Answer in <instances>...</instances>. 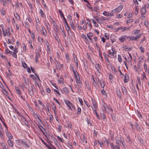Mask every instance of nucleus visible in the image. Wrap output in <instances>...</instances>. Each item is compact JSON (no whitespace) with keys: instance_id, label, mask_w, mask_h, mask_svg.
<instances>
[{"instance_id":"26","label":"nucleus","mask_w":149,"mask_h":149,"mask_svg":"<svg viewBox=\"0 0 149 149\" xmlns=\"http://www.w3.org/2000/svg\"><path fill=\"white\" fill-rule=\"evenodd\" d=\"M108 56L109 57L111 58H113V57L114 56V53L113 52H109V54L108 55Z\"/></svg>"},{"instance_id":"1","label":"nucleus","mask_w":149,"mask_h":149,"mask_svg":"<svg viewBox=\"0 0 149 149\" xmlns=\"http://www.w3.org/2000/svg\"><path fill=\"white\" fill-rule=\"evenodd\" d=\"M123 8V6L122 5H120L115 9L112 10V11L113 13H118L121 11L122 9Z\"/></svg>"},{"instance_id":"19","label":"nucleus","mask_w":149,"mask_h":149,"mask_svg":"<svg viewBox=\"0 0 149 149\" xmlns=\"http://www.w3.org/2000/svg\"><path fill=\"white\" fill-rule=\"evenodd\" d=\"M122 91L124 94H126L127 93V90L126 88L124 86L122 87Z\"/></svg>"},{"instance_id":"3","label":"nucleus","mask_w":149,"mask_h":149,"mask_svg":"<svg viewBox=\"0 0 149 149\" xmlns=\"http://www.w3.org/2000/svg\"><path fill=\"white\" fill-rule=\"evenodd\" d=\"M148 7V6L145 5L141 8V14L145 15L146 14V8Z\"/></svg>"},{"instance_id":"5","label":"nucleus","mask_w":149,"mask_h":149,"mask_svg":"<svg viewBox=\"0 0 149 149\" xmlns=\"http://www.w3.org/2000/svg\"><path fill=\"white\" fill-rule=\"evenodd\" d=\"M58 12L60 13V15L61 16H62V17H63V20L64 22V23L65 24H66L67 25H68V23L66 20L65 17L64 16V15L62 13V10H61L59 9L58 10Z\"/></svg>"},{"instance_id":"41","label":"nucleus","mask_w":149,"mask_h":149,"mask_svg":"<svg viewBox=\"0 0 149 149\" xmlns=\"http://www.w3.org/2000/svg\"><path fill=\"white\" fill-rule=\"evenodd\" d=\"M142 35L141 33H140L136 35V37H135V38H136V41L138 39L140 38Z\"/></svg>"},{"instance_id":"7","label":"nucleus","mask_w":149,"mask_h":149,"mask_svg":"<svg viewBox=\"0 0 149 149\" xmlns=\"http://www.w3.org/2000/svg\"><path fill=\"white\" fill-rule=\"evenodd\" d=\"M21 143L22 145L24 146L25 148H29L30 147L29 145L26 142L22 140H21Z\"/></svg>"},{"instance_id":"52","label":"nucleus","mask_w":149,"mask_h":149,"mask_svg":"<svg viewBox=\"0 0 149 149\" xmlns=\"http://www.w3.org/2000/svg\"><path fill=\"white\" fill-rule=\"evenodd\" d=\"M67 124L68 125V127L70 128H71L72 127V124L70 123L69 122H67Z\"/></svg>"},{"instance_id":"21","label":"nucleus","mask_w":149,"mask_h":149,"mask_svg":"<svg viewBox=\"0 0 149 149\" xmlns=\"http://www.w3.org/2000/svg\"><path fill=\"white\" fill-rule=\"evenodd\" d=\"M15 90H16L17 93L19 95L21 94L20 90V89L19 88L18 86H15Z\"/></svg>"},{"instance_id":"62","label":"nucleus","mask_w":149,"mask_h":149,"mask_svg":"<svg viewBox=\"0 0 149 149\" xmlns=\"http://www.w3.org/2000/svg\"><path fill=\"white\" fill-rule=\"evenodd\" d=\"M31 93H32L33 91V90L35 89V87H34V85L33 84L31 85Z\"/></svg>"},{"instance_id":"38","label":"nucleus","mask_w":149,"mask_h":149,"mask_svg":"<svg viewBox=\"0 0 149 149\" xmlns=\"http://www.w3.org/2000/svg\"><path fill=\"white\" fill-rule=\"evenodd\" d=\"M100 85L102 87L104 88L105 86V84L103 81H100Z\"/></svg>"},{"instance_id":"20","label":"nucleus","mask_w":149,"mask_h":149,"mask_svg":"<svg viewBox=\"0 0 149 149\" xmlns=\"http://www.w3.org/2000/svg\"><path fill=\"white\" fill-rule=\"evenodd\" d=\"M75 21L74 20H72V22L70 23V25H71V27L73 30H74L75 29V27L74 26V24L73 22Z\"/></svg>"},{"instance_id":"45","label":"nucleus","mask_w":149,"mask_h":149,"mask_svg":"<svg viewBox=\"0 0 149 149\" xmlns=\"http://www.w3.org/2000/svg\"><path fill=\"white\" fill-rule=\"evenodd\" d=\"M144 24L146 27H148L149 26L148 20H145L144 22Z\"/></svg>"},{"instance_id":"49","label":"nucleus","mask_w":149,"mask_h":149,"mask_svg":"<svg viewBox=\"0 0 149 149\" xmlns=\"http://www.w3.org/2000/svg\"><path fill=\"white\" fill-rule=\"evenodd\" d=\"M22 66L24 68H26L27 67V65L25 62H23L22 63Z\"/></svg>"},{"instance_id":"48","label":"nucleus","mask_w":149,"mask_h":149,"mask_svg":"<svg viewBox=\"0 0 149 149\" xmlns=\"http://www.w3.org/2000/svg\"><path fill=\"white\" fill-rule=\"evenodd\" d=\"M53 25L54 26V29L56 30H57L58 29V27L57 26L56 24L55 23H53Z\"/></svg>"},{"instance_id":"8","label":"nucleus","mask_w":149,"mask_h":149,"mask_svg":"<svg viewBox=\"0 0 149 149\" xmlns=\"http://www.w3.org/2000/svg\"><path fill=\"white\" fill-rule=\"evenodd\" d=\"M33 116L34 117L37 119L38 118L39 120L41 121V120H40V118H41L39 114L37 113H35L34 111H33Z\"/></svg>"},{"instance_id":"34","label":"nucleus","mask_w":149,"mask_h":149,"mask_svg":"<svg viewBox=\"0 0 149 149\" xmlns=\"http://www.w3.org/2000/svg\"><path fill=\"white\" fill-rule=\"evenodd\" d=\"M141 52L142 53H144L145 52L144 48L141 46V47L139 48Z\"/></svg>"},{"instance_id":"29","label":"nucleus","mask_w":149,"mask_h":149,"mask_svg":"<svg viewBox=\"0 0 149 149\" xmlns=\"http://www.w3.org/2000/svg\"><path fill=\"white\" fill-rule=\"evenodd\" d=\"M6 133L7 136L9 138V139H12V135L10 133H9L8 131H6Z\"/></svg>"},{"instance_id":"9","label":"nucleus","mask_w":149,"mask_h":149,"mask_svg":"<svg viewBox=\"0 0 149 149\" xmlns=\"http://www.w3.org/2000/svg\"><path fill=\"white\" fill-rule=\"evenodd\" d=\"M94 17L99 23H102L103 22L102 20L97 16H95Z\"/></svg>"},{"instance_id":"6","label":"nucleus","mask_w":149,"mask_h":149,"mask_svg":"<svg viewBox=\"0 0 149 149\" xmlns=\"http://www.w3.org/2000/svg\"><path fill=\"white\" fill-rule=\"evenodd\" d=\"M128 36L126 35H124L122 36L120 38H119V40L121 42H123L126 39H128Z\"/></svg>"},{"instance_id":"36","label":"nucleus","mask_w":149,"mask_h":149,"mask_svg":"<svg viewBox=\"0 0 149 149\" xmlns=\"http://www.w3.org/2000/svg\"><path fill=\"white\" fill-rule=\"evenodd\" d=\"M116 93L117 95L119 97H120L121 96V93L120 90H118L116 91Z\"/></svg>"},{"instance_id":"11","label":"nucleus","mask_w":149,"mask_h":149,"mask_svg":"<svg viewBox=\"0 0 149 149\" xmlns=\"http://www.w3.org/2000/svg\"><path fill=\"white\" fill-rule=\"evenodd\" d=\"M65 102L66 104L67 105L68 107H69V109H70L71 110H72L71 107L70 106L71 105V104L70 102V101L69 100H65L64 101Z\"/></svg>"},{"instance_id":"44","label":"nucleus","mask_w":149,"mask_h":149,"mask_svg":"<svg viewBox=\"0 0 149 149\" xmlns=\"http://www.w3.org/2000/svg\"><path fill=\"white\" fill-rule=\"evenodd\" d=\"M57 137L58 140L60 141L62 143H63L64 142V140L59 136H57Z\"/></svg>"},{"instance_id":"57","label":"nucleus","mask_w":149,"mask_h":149,"mask_svg":"<svg viewBox=\"0 0 149 149\" xmlns=\"http://www.w3.org/2000/svg\"><path fill=\"white\" fill-rule=\"evenodd\" d=\"M1 13L2 14L4 15L5 14V11L4 9H2L1 10Z\"/></svg>"},{"instance_id":"37","label":"nucleus","mask_w":149,"mask_h":149,"mask_svg":"<svg viewBox=\"0 0 149 149\" xmlns=\"http://www.w3.org/2000/svg\"><path fill=\"white\" fill-rule=\"evenodd\" d=\"M42 141L43 143L48 148L50 149L51 148L49 147V146L43 140H42Z\"/></svg>"},{"instance_id":"33","label":"nucleus","mask_w":149,"mask_h":149,"mask_svg":"<svg viewBox=\"0 0 149 149\" xmlns=\"http://www.w3.org/2000/svg\"><path fill=\"white\" fill-rule=\"evenodd\" d=\"M123 48L126 49H128L129 50H131L132 49L131 48L127 46H123L122 47Z\"/></svg>"},{"instance_id":"59","label":"nucleus","mask_w":149,"mask_h":149,"mask_svg":"<svg viewBox=\"0 0 149 149\" xmlns=\"http://www.w3.org/2000/svg\"><path fill=\"white\" fill-rule=\"evenodd\" d=\"M58 130L60 132H61V126L60 124H59L58 126Z\"/></svg>"},{"instance_id":"17","label":"nucleus","mask_w":149,"mask_h":149,"mask_svg":"<svg viewBox=\"0 0 149 149\" xmlns=\"http://www.w3.org/2000/svg\"><path fill=\"white\" fill-rule=\"evenodd\" d=\"M111 149H119V147L116 145H114L113 144H111Z\"/></svg>"},{"instance_id":"64","label":"nucleus","mask_w":149,"mask_h":149,"mask_svg":"<svg viewBox=\"0 0 149 149\" xmlns=\"http://www.w3.org/2000/svg\"><path fill=\"white\" fill-rule=\"evenodd\" d=\"M145 39H146V38L145 37H144L143 38V39L141 40H140L139 42L140 43H142V42H143V41H144V40H145Z\"/></svg>"},{"instance_id":"10","label":"nucleus","mask_w":149,"mask_h":149,"mask_svg":"<svg viewBox=\"0 0 149 149\" xmlns=\"http://www.w3.org/2000/svg\"><path fill=\"white\" fill-rule=\"evenodd\" d=\"M81 141L83 143H87V140L86 137L84 135H83V138H81Z\"/></svg>"},{"instance_id":"13","label":"nucleus","mask_w":149,"mask_h":149,"mask_svg":"<svg viewBox=\"0 0 149 149\" xmlns=\"http://www.w3.org/2000/svg\"><path fill=\"white\" fill-rule=\"evenodd\" d=\"M129 81V76L128 74H125V78L124 80V82L125 83H127Z\"/></svg>"},{"instance_id":"50","label":"nucleus","mask_w":149,"mask_h":149,"mask_svg":"<svg viewBox=\"0 0 149 149\" xmlns=\"http://www.w3.org/2000/svg\"><path fill=\"white\" fill-rule=\"evenodd\" d=\"M109 79L110 80L113 79V75L111 73L109 74Z\"/></svg>"},{"instance_id":"56","label":"nucleus","mask_w":149,"mask_h":149,"mask_svg":"<svg viewBox=\"0 0 149 149\" xmlns=\"http://www.w3.org/2000/svg\"><path fill=\"white\" fill-rule=\"evenodd\" d=\"M78 100L79 102L80 103L81 105H83V102L82 99L81 98L79 97L78 98Z\"/></svg>"},{"instance_id":"63","label":"nucleus","mask_w":149,"mask_h":149,"mask_svg":"<svg viewBox=\"0 0 149 149\" xmlns=\"http://www.w3.org/2000/svg\"><path fill=\"white\" fill-rule=\"evenodd\" d=\"M81 37L84 38L85 40H87V38L86 36L84 34H82L81 35Z\"/></svg>"},{"instance_id":"14","label":"nucleus","mask_w":149,"mask_h":149,"mask_svg":"<svg viewBox=\"0 0 149 149\" xmlns=\"http://www.w3.org/2000/svg\"><path fill=\"white\" fill-rule=\"evenodd\" d=\"M97 107V104L95 102H93L92 108L93 111H95Z\"/></svg>"},{"instance_id":"40","label":"nucleus","mask_w":149,"mask_h":149,"mask_svg":"<svg viewBox=\"0 0 149 149\" xmlns=\"http://www.w3.org/2000/svg\"><path fill=\"white\" fill-rule=\"evenodd\" d=\"M134 20V19H128L127 21V23H128L132 22H133Z\"/></svg>"},{"instance_id":"18","label":"nucleus","mask_w":149,"mask_h":149,"mask_svg":"<svg viewBox=\"0 0 149 149\" xmlns=\"http://www.w3.org/2000/svg\"><path fill=\"white\" fill-rule=\"evenodd\" d=\"M39 13L40 14L41 17L43 18L44 17L45 14L42 9H40V10Z\"/></svg>"},{"instance_id":"31","label":"nucleus","mask_w":149,"mask_h":149,"mask_svg":"<svg viewBox=\"0 0 149 149\" xmlns=\"http://www.w3.org/2000/svg\"><path fill=\"white\" fill-rule=\"evenodd\" d=\"M138 82L137 83H138L139 86H141V81L140 80V78L139 77H137V78Z\"/></svg>"},{"instance_id":"28","label":"nucleus","mask_w":149,"mask_h":149,"mask_svg":"<svg viewBox=\"0 0 149 149\" xmlns=\"http://www.w3.org/2000/svg\"><path fill=\"white\" fill-rule=\"evenodd\" d=\"M1 145L3 147V149H8V148H7L6 147V143L3 142H1Z\"/></svg>"},{"instance_id":"54","label":"nucleus","mask_w":149,"mask_h":149,"mask_svg":"<svg viewBox=\"0 0 149 149\" xmlns=\"http://www.w3.org/2000/svg\"><path fill=\"white\" fill-rule=\"evenodd\" d=\"M56 36H54L56 40L57 41L59 42L60 40V39L59 37H58L57 36V34H56Z\"/></svg>"},{"instance_id":"25","label":"nucleus","mask_w":149,"mask_h":149,"mask_svg":"<svg viewBox=\"0 0 149 149\" xmlns=\"http://www.w3.org/2000/svg\"><path fill=\"white\" fill-rule=\"evenodd\" d=\"M91 20L93 23L94 24V26L96 27H98L99 26L98 24H97L95 20L93 19H92Z\"/></svg>"},{"instance_id":"22","label":"nucleus","mask_w":149,"mask_h":149,"mask_svg":"<svg viewBox=\"0 0 149 149\" xmlns=\"http://www.w3.org/2000/svg\"><path fill=\"white\" fill-rule=\"evenodd\" d=\"M42 35L45 36H46L47 34V32L46 29H43L42 28Z\"/></svg>"},{"instance_id":"53","label":"nucleus","mask_w":149,"mask_h":149,"mask_svg":"<svg viewBox=\"0 0 149 149\" xmlns=\"http://www.w3.org/2000/svg\"><path fill=\"white\" fill-rule=\"evenodd\" d=\"M101 92L102 94L103 95H106V92L103 89L102 90H101Z\"/></svg>"},{"instance_id":"61","label":"nucleus","mask_w":149,"mask_h":149,"mask_svg":"<svg viewBox=\"0 0 149 149\" xmlns=\"http://www.w3.org/2000/svg\"><path fill=\"white\" fill-rule=\"evenodd\" d=\"M144 68L145 71L147 70V66L146 64V63H144Z\"/></svg>"},{"instance_id":"2","label":"nucleus","mask_w":149,"mask_h":149,"mask_svg":"<svg viewBox=\"0 0 149 149\" xmlns=\"http://www.w3.org/2000/svg\"><path fill=\"white\" fill-rule=\"evenodd\" d=\"M2 30L3 35L4 36H7L9 37L10 36V34L9 29H6L5 30L2 28Z\"/></svg>"},{"instance_id":"46","label":"nucleus","mask_w":149,"mask_h":149,"mask_svg":"<svg viewBox=\"0 0 149 149\" xmlns=\"http://www.w3.org/2000/svg\"><path fill=\"white\" fill-rule=\"evenodd\" d=\"M134 34L136 35L141 32L140 30H136L134 31Z\"/></svg>"},{"instance_id":"30","label":"nucleus","mask_w":149,"mask_h":149,"mask_svg":"<svg viewBox=\"0 0 149 149\" xmlns=\"http://www.w3.org/2000/svg\"><path fill=\"white\" fill-rule=\"evenodd\" d=\"M74 76L76 79H77L79 77L78 75V73L76 71H74Z\"/></svg>"},{"instance_id":"58","label":"nucleus","mask_w":149,"mask_h":149,"mask_svg":"<svg viewBox=\"0 0 149 149\" xmlns=\"http://www.w3.org/2000/svg\"><path fill=\"white\" fill-rule=\"evenodd\" d=\"M79 78H78L77 79H76V83L78 84V83H79V84H80L81 83V81H80V80L79 79Z\"/></svg>"},{"instance_id":"35","label":"nucleus","mask_w":149,"mask_h":149,"mask_svg":"<svg viewBox=\"0 0 149 149\" xmlns=\"http://www.w3.org/2000/svg\"><path fill=\"white\" fill-rule=\"evenodd\" d=\"M87 37H92L93 36V34L91 33H89L87 34Z\"/></svg>"},{"instance_id":"42","label":"nucleus","mask_w":149,"mask_h":149,"mask_svg":"<svg viewBox=\"0 0 149 149\" xmlns=\"http://www.w3.org/2000/svg\"><path fill=\"white\" fill-rule=\"evenodd\" d=\"M65 58L68 61H66V63H68V61L70 60V58L69 57V56L67 54H65Z\"/></svg>"},{"instance_id":"32","label":"nucleus","mask_w":149,"mask_h":149,"mask_svg":"<svg viewBox=\"0 0 149 149\" xmlns=\"http://www.w3.org/2000/svg\"><path fill=\"white\" fill-rule=\"evenodd\" d=\"M65 24L66 25V26H65L66 29L68 31V33H69L70 28L69 26V25L68 24V25H67L66 24Z\"/></svg>"},{"instance_id":"24","label":"nucleus","mask_w":149,"mask_h":149,"mask_svg":"<svg viewBox=\"0 0 149 149\" xmlns=\"http://www.w3.org/2000/svg\"><path fill=\"white\" fill-rule=\"evenodd\" d=\"M128 38L131 40L136 41V38H135V37L132 36H128Z\"/></svg>"},{"instance_id":"51","label":"nucleus","mask_w":149,"mask_h":149,"mask_svg":"<svg viewBox=\"0 0 149 149\" xmlns=\"http://www.w3.org/2000/svg\"><path fill=\"white\" fill-rule=\"evenodd\" d=\"M98 143L100 145V146L102 147L103 146V143L102 141H98Z\"/></svg>"},{"instance_id":"16","label":"nucleus","mask_w":149,"mask_h":149,"mask_svg":"<svg viewBox=\"0 0 149 149\" xmlns=\"http://www.w3.org/2000/svg\"><path fill=\"white\" fill-rule=\"evenodd\" d=\"M8 145L9 146L11 147H12L13 145V141H12L11 140L9 139L8 140Z\"/></svg>"},{"instance_id":"15","label":"nucleus","mask_w":149,"mask_h":149,"mask_svg":"<svg viewBox=\"0 0 149 149\" xmlns=\"http://www.w3.org/2000/svg\"><path fill=\"white\" fill-rule=\"evenodd\" d=\"M2 4L3 5L5 6L6 3H11V0H3Z\"/></svg>"},{"instance_id":"55","label":"nucleus","mask_w":149,"mask_h":149,"mask_svg":"<svg viewBox=\"0 0 149 149\" xmlns=\"http://www.w3.org/2000/svg\"><path fill=\"white\" fill-rule=\"evenodd\" d=\"M12 55L14 57L16 58H17V55L16 53L13 52V53H12Z\"/></svg>"},{"instance_id":"12","label":"nucleus","mask_w":149,"mask_h":149,"mask_svg":"<svg viewBox=\"0 0 149 149\" xmlns=\"http://www.w3.org/2000/svg\"><path fill=\"white\" fill-rule=\"evenodd\" d=\"M95 68L99 72L101 71L100 65L99 63H97L95 65Z\"/></svg>"},{"instance_id":"43","label":"nucleus","mask_w":149,"mask_h":149,"mask_svg":"<svg viewBox=\"0 0 149 149\" xmlns=\"http://www.w3.org/2000/svg\"><path fill=\"white\" fill-rule=\"evenodd\" d=\"M77 111V115H79L81 113V110L80 107L78 108Z\"/></svg>"},{"instance_id":"60","label":"nucleus","mask_w":149,"mask_h":149,"mask_svg":"<svg viewBox=\"0 0 149 149\" xmlns=\"http://www.w3.org/2000/svg\"><path fill=\"white\" fill-rule=\"evenodd\" d=\"M104 36L107 39H108L109 37V35L107 33H105Z\"/></svg>"},{"instance_id":"39","label":"nucleus","mask_w":149,"mask_h":149,"mask_svg":"<svg viewBox=\"0 0 149 149\" xmlns=\"http://www.w3.org/2000/svg\"><path fill=\"white\" fill-rule=\"evenodd\" d=\"M118 60L120 62H121L122 61V57L119 54L118 55Z\"/></svg>"},{"instance_id":"27","label":"nucleus","mask_w":149,"mask_h":149,"mask_svg":"<svg viewBox=\"0 0 149 149\" xmlns=\"http://www.w3.org/2000/svg\"><path fill=\"white\" fill-rule=\"evenodd\" d=\"M139 10V7L138 6H136L135 7L134 14L136 15H137L138 13V10Z\"/></svg>"},{"instance_id":"23","label":"nucleus","mask_w":149,"mask_h":149,"mask_svg":"<svg viewBox=\"0 0 149 149\" xmlns=\"http://www.w3.org/2000/svg\"><path fill=\"white\" fill-rule=\"evenodd\" d=\"M16 19L18 20L19 21L20 19V17L17 13H16V15L14 14Z\"/></svg>"},{"instance_id":"4","label":"nucleus","mask_w":149,"mask_h":149,"mask_svg":"<svg viewBox=\"0 0 149 149\" xmlns=\"http://www.w3.org/2000/svg\"><path fill=\"white\" fill-rule=\"evenodd\" d=\"M131 26L130 27L126 26L124 27H119L117 28L118 31H119L120 29L122 30V32L125 31L127 30H129Z\"/></svg>"},{"instance_id":"47","label":"nucleus","mask_w":149,"mask_h":149,"mask_svg":"<svg viewBox=\"0 0 149 149\" xmlns=\"http://www.w3.org/2000/svg\"><path fill=\"white\" fill-rule=\"evenodd\" d=\"M63 91L67 93H68L69 92V91L68 90V88L66 87H64L63 88Z\"/></svg>"}]
</instances>
